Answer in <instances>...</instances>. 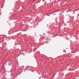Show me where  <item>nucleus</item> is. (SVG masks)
Returning <instances> with one entry per match:
<instances>
[{"instance_id": "1", "label": "nucleus", "mask_w": 79, "mask_h": 79, "mask_svg": "<svg viewBox=\"0 0 79 79\" xmlns=\"http://www.w3.org/2000/svg\"><path fill=\"white\" fill-rule=\"evenodd\" d=\"M33 1H35V0H33Z\"/></svg>"}]
</instances>
